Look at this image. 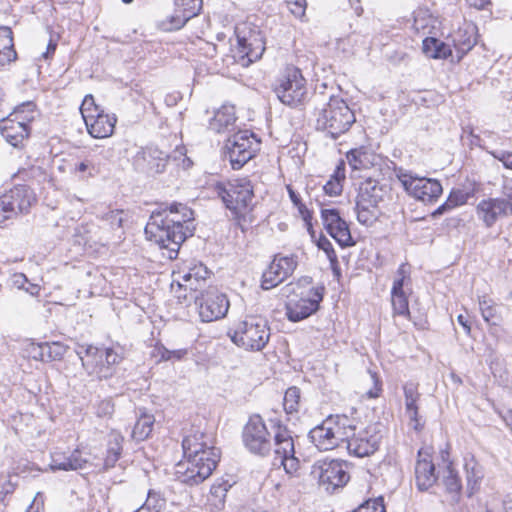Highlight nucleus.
<instances>
[{"instance_id":"1","label":"nucleus","mask_w":512,"mask_h":512,"mask_svg":"<svg viewBox=\"0 0 512 512\" xmlns=\"http://www.w3.org/2000/svg\"><path fill=\"white\" fill-rule=\"evenodd\" d=\"M194 213L184 204H173L169 208L153 212L145 227L150 241L163 250L170 260L177 257L182 243L194 232Z\"/></svg>"},{"instance_id":"2","label":"nucleus","mask_w":512,"mask_h":512,"mask_svg":"<svg viewBox=\"0 0 512 512\" xmlns=\"http://www.w3.org/2000/svg\"><path fill=\"white\" fill-rule=\"evenodd\" d=\"M182 447L186 467L182 471L185 464L178 465L181 481L189 485L202 483L212 474L220 459V451L214 446L212 436L197 430L183 439Z\"/></svg>"},{"instance_id":"3","label":"nucleus","mask_w":512,"mask_h":512,"mask_svg":"<svg viewBox=\"0 0 512 512\" xmlns=\"http://www.w3.org/2000/svg\"><path fill=\"white\" fill-rule=\"evenodd\" d=\"M213 191L232 212L242 229L245 224L253 221L251 212L254 205V192L248 179H235L227 183L218 182L213 186Z\"/></svg>"},{"instance_id":"4","label":"nucleus","mask_w":512,"mask_h":512,"mask_svg":"<svg viewBox=\"0 0 512 512\" xmlns=\"http://www.w3.org/2000/svg\"><path fill=\"white\" fill-rule=\"evenodd\" d=\"M355 122V115L341 98L330 97L329 102L318 111L316 128L336 139L346 133Z\"/></svg>"},{"instance_id":"5","label":"nucleus","mask_w":512,"mask_h":512,"mask_svg":"<svg viewBox=\"0 0 512 512\" xmlns=\"http://www.w3.org/2000/svg\"><path fill=\"white\" fill-rule=\"evenodd\" d=\"M352 418L347 415H331L309 432L312 443L321 451L338 447L352 435Z\"/></svg>"},{"instance_id":"6","label":"nucleus","mask_w":512,"mask_h":512,"mask_svg":"<svg viewBox=\"0 0 512 512\" xmlns=\"http://www.w3.org/2000/svg\"><path fill=\"white\" fill-rule=\"evenodd\" d=\"M237 39L238 62L243 67H248L261 59L265 49V36L261 28L247 20L240 22L235 27Z\"/></svg>"},{"instance_id":"7","label":"nucleus","mask_w":512,"mask_h":512,"mask_svg":"<svg viewBox=\"0 0 512 512\" xmlns=\"http://www.w3.org/2000/svg\"><path fill=\"white\" fill-rule=\"evenodd\" d=\"M77 355L87 373L99 380L110 378L115 372L114 366L122 359L111 348L100 349L92 345L79 346Z\"/></svg>"},{"instance_id":"8","label":"nucleus","mask_w":512,"mask_h":512,"mask_svg":"<svg viewBox=\"0 0 512 512\" xmlns=\"http://www.w3.org/2000/svg\"><path fill=\"white\" fill-rule=\"evenodd\" d=\"M270 339V328L265 319L249 316L237 324L231 340L246 350L260 351Z\"/></svg>"},{"instance_id":"9","label":"nucleus","mask_w":512,"mask_h":512,"mask_svg":"<svg viewBox=\"0 0 512 512\" xmlns=\"http://www.w3.org/2000/svg\"><path fill=\"white\" fill-rule=\"evenodd\" d=\"M260 141L249 130H239L224 145L225 157L234 170L242 168L259 150Z\"/></svg>"},{"instance_id":"10","label":"nucleus","mask_w":512,"mask_h":512,"mask_svg":"<svg viewBox=\"0 0 512 512\" xmlns=\"http://www.w3.org/2000/svg\"><path fill=\"white\" fill-rule=\"evenodd\" d=\"M274 465L279 464L283 466L286 474L290 477L301 476V463L295 457L294 440L291 431L286 426L277 422L274 424Z\"/></svg>"},{"instance_id":"11","label":"nucleus","mask_w":512,"mask_h":512,"mask_svg":"<svg viewBox=\"0 0 512 512\" xmlns=\"http://www.w3.org/2000/svg\"><path fill=\"white\" fill-rule=\"evenodd\" d=\"M311 474L327 492L343 487L349 481L347 464L340 460H319L312 466Z\"/></svg>"},{"instance_id":"12","label":"nucleus","mask_w":512,"mask_h":512,"mask_svg":"<svg viewBox=\"0 0 512 512\" xmlns=\"http://www.w3.org/2000/svg\"><path fill=\"white\" fill-rule=\"evenodd\" d=\"M357 430V421L352 418V435L345 442L350 454L357 457H366L378 450L382 439L381 431L378 425L371 424L362 430Z\"/></svg>"},{"instance_id":"13","label":"nucleus","mask_w":512,"mask_h":512,"mask_svg":"<svg viewBox=\"0 0 512 512\" xmlns=\"http://www.w3.org/2000/svg\"><path fill=\"white\" fill-rule=\"evenodd\" d=\"M279 100L289 106L300 104L306 95L305 79L296 67H289L275 88Z\"/></svg>"},{"instance_id":"14","label":"nucleus","mask_w":512,"mask_h":512,"mask_svg":"<svg viewBox=\"0 0 512 512\" xmlns=\"http://www.w3.org/2000/svg\"><path fill=\"white\" fill-rule=\"evenodd\" d=\"M243 443L254 454L265 456L271 450V437L259 415H253L243 429Z\"/></svg>"},{"instance_id":"15","label":"nucleus","mask_w":512,"mask_h":512,"mask_svg":"<svg viewBox=\"0 0 512 512\" xmlns=\"http://www.w3.org/2000/svg\"><path fill=\"white\" fill-rule=\"evenodd\" d=\"M398 179L410 195L424 203H432L442 194V186L437 180L416 177L407 172L400 173Z\"/></svg>"},{"instance_id":"16","label":"nucleus","mask_w":512,"mask_h":512,"mask_svg":"<svg viewBox=\"0 0 512 512\" xmlns=\"http://www.w3.org/2000/svg\"><path fill=\"white\" fill-rule=\"evenodd\" d=\"M411 293L410 267L403 263L396 271L391 288V304L395 315L410 317L408 295Z\"/></svg>"},{"instance_id":"17","label":"nucleus","mask_w":512,"mask_h":512,"mask_svg":"<svg viewBox=\"0 0 512 512\" xmlns=\"http://www.w3.org/2000/svg\"><path fill=\"white\" fill-rule=\"evenodd\" d=\"M199 316L203 322H212L223 318L229 309L226 295L216 289H208L196 298Z\"/></svg>"},{"instance_id":"18","label":"nucleus","mask_w":512,"mask_h":512,"mask_svg":"<svg viewBox=\"0 0 512 512\" xmlns=\"http://www.w3.org/2000/svg\"><path fill=\"white\" fill-rule=\"evenodd\" d=\"M174 5V13L159 23L164 31L178 30L197 16L202 8V0H174Z\"/></svg>"},{"instance_id":"19","label":"nucleus","mask_w":512,"mask_h":512,"mask_svg":"<svg viewBox=\"0 0 512 512\" xmlns=\"http://www.w3.org/2000/svg\"><path fill=\"white\" fill-rule=\"evenodd\" d=\"M322 298L323 295L319 289H312L307 295L299 299L290 298L286 304L288 319L292 322H298L309 317L318 310Z\"/></svg>"},{"instance_id":"20","label":"nucleus","mask_w":512,"mask_h":512,"mask_svg":"<svg viewBox=\"0 0 512 512\" xmlns=\"http://www.w3.org/2000/svg\"><path fill=\"white\" fill-rule=\"evenodd\" d=\"M297 266L294 256L275 257L262 275L261 287L269 290L288 278Z\"/></svg>"},{"instance_id":"21","label":"nucleus","mask_w":512,"mask_h":512,"mask_svg":"<svg viewBox=\"0 0 512 512\" xmlns=\"http://www.w3.org/2000/svg\"><path fill=\"white\" fill-rule=\"evenodd\" d=\"M321 217L326 231L341 247L355 244L347 222L340 217L336 209H322Z\"/></svg>"},{"instance_id":"22","label":"nucleus","mask_w":512,"mask_h":512,"mask_svg":"<svg viewBox=\"0 0 512 512\" xmlns=\"http://www.w3.org/2000/svg\"><path fill=\"white\" fill-rule=\"evenodd\" d=\"M477 214L487 227H491L499 217L512 215V203L502 198L482 200L477 206Z\"/></svg>"},{"instance_id":"23","label":"nucleus","mask_w":512,"mask_h":512,"mask_svg":"<svg viewBox=\"0 0 512 512\" xmlns=\"http://www.w3.org/2000/svg\"><path fill=\"white\" fill-rule=\"evenodd\" d=\"M209 276V270L202 263H190L178 271L173 272V281L177 282L179 287L185 289L197 290L201 282Z\"/></svg>"},{"instance_id":"24","label":"nucleus","mask_w":512,"mask_h":512,"mask_svg":"<svg viewBox=\"0 0 512 512\" xmlns=\"http://www.w3.org/2000/svg\"><path fill=\"white\" fill-rule=\"evenodd\" d=\"M388 192L389 190L385 185H381L377 180L367 178L359 186L357 200H360L362 206L378 207L385 200Z\"/></svg>"},{"instance_id":"25","label":"nucleus","mask_w":512,"mask_h":512,"mask_svg":"<svg viewBox=\"0 0 512 512\" xmlns=\"http://www.w3.org/2000/svg\"><path fill=\"white\" fill-rule=\"evenodd\" d=\"M3 196L9 202L10 208H13L14 216L28 213L31 206L36 202L34 192L24 185L14 187Z\"/></svg>"},{"instance_id":"26","label":"nucleus","mask_w":512,"mask_h":512,"mask_svg":"<svg viewBox=\"0 0 512 512\" xmlns=\"http://www.w3.org/2000/svg\"><path fill=\"white\" fill-rule=\"evenodd\" d=\"M418 460L415 466V480L419 490L425 491L434 485L437 480L435 466L430 459V455L420 450Z\"/></svg>"},{"instance_id":"27","label":"nucleus","mask_w":512,"mask_h":512,"mask_svg":"<svg viewBox=\"0 0 512 512\" xmlns=\"http://www.w3.org/2000/svg\"><path fill=\"white\" fill-rule=\"evenodd\" d=\"M0 133L12 146L18 147L29 135V127L10 114L0 118Z\"/></svg>"},{"instance_id":"28","label":"nucleus","mask_w":512,"mask_h":512,"mask_svg":"<svg viewBox=\"0 0 512 512\" xmlns=\"http://www.w3.org/2000/svg\"><path fill=\"white\" fill-rule=\"evenodd\" d=\"M85 125L89 134L94 138H107L113 134L116 124L114 115L105 114L103 111L94 116H87Z\"/></svg>"},{"instance_id":"29","label":"nucleus","mask_w":512,"mask_h":512,"mask_svg":"<svg viewBox=\"0 0 512 512\" xmlns=\"http://www.w3.org/2000/svg\"><path fill=\"white\" fill-rule=\"evenodd\" d=\"M87 462V459L83 458L81 452L77 449L68 456L63 452L55 451L51 454L49 466L53 471H70L85 468Z\"/></svg>"},{"instance_id":"30","label":"nucleus","mask_w":512,"mask_h":512,"mask_svg":"<svg viewBox=\"0 0 512 512\" xmlns=\"http://www.w3.org/2000/svg\"><path fill=\"white\" fill-rule=\"evenodd\" d=\"M452 41L456 50V61H460L476 44V27L465 24L452 34Z\"/></svg>"},{"instance_id":"31","label":"nucleus","mask_w":512,"mask_h":512,"mask_svg":"<svg viewBox=\"0 0 512 512\" xmlns=\"http://www.w3.org/2000/svg\"><path fill=\"white\" fill-rule=\"evenodd\" d=\"M237 118L233 105H223L214 114L209 122V129L216 133L232 132Z\"/></svg>"},{"instance_id":"32","label":"nucleus","mask_w":512,"mask_h":512,"mask_svg":"<svg viewBox=\"0 0 512 512\" xmlns=\"http://www.w3.org/2000/svg\"><path fill=\"white\" fill-rule=\"evenodd\" d=\"M168 160V155L156 148H145L137 156V163L140 161L146 163V169L151 173H161L164 171Z\"/></svg>"},{"instance_id":"33","label":"nucleus","mask_w":512,"mask_h":512,"mask_svg":"<svg viewBox=\"0 0 512 512\" xmlns=\"http://www.w3.org/2000/svg\"><path fill=\"white\" fill-rule=\"evenodd\" d=\"M422 51L426 57L431 59H448L454 61L453 51L449 44L435 37H426L422 42Z\"/></svg>"},{"instance_id":"34","label":"nucleus","mask_w":512,"mask_h":512,"mask_svg":"<svg viewBox=\"0 0 512 512\" xmlns=\"http://www.w3.org/2000/svg\"><path fill=\"white\" fill-rule=\"evenodd\" d=\"M124 437L117 431H111L107 437L106 456L104 468L109 469L115 466L122 453Z\"/></svg>"},{"instance_id":"35","label":"nucleus","mask_w":512,"mask_h":512,"mask_svg":"<svg viewBox=\"0 0 512 512\" xmlns=\"http://www.w3.org/2000/svg\"><path fill=\"white\" fill-rule=\"evenodd\" d=\"M15 59L12 31L9 27H0V68Z\"/></svg>"},{"instance_id":"36","label":"nucleus","mask_w":512,"mask_h":512,"mask_svg":"<svg viewBox=\"0 0 512 512\" xmlns=\"http://www.w3.org/2000/svg\"><path fill=\"white\" fill-rule=\"evenodd\" d=\"M231 487L232 484L228 480L220 479L215 481L208 495L210 505L217 510L222 509L225 504L226 494Z\"/></svg>"},{"instance_id":"37","label":"nucleus","mask_w":512,"mask_h":512,"mask_svg":"<svg viewBox=\"0 0 512 512\" xmlns=\"http://www.w3.org/2000/svg\"><path fill=\"white\" fill-rule=\"evenodd\" d=\"M345 180V168L343 164L336 167L334 174L323 186L326 195L334 197L341 194L343 190V182Z\"/></svg>"},{"instance_id":"38","label":"nucleus","mask_w":512,"mask_h":512,"mask_svg":"<svg viewBox=\"0 0 512 512\" xmlns=\"http://www.w3.org/2000/svg\"><path fill=\"white\" fill-rule=\"evenodd\" d=\"M155 419L153 415L142 414L134 425L132 438L136 441H143L149 437L152 432Z\"/></svg>"},{"instance_id":"39","label":"nucleus","mask_w":512,"mask_h":512,"mask_svg":"<svg viewBox=\"0 0 512 512\" xmlns=\"http://www.w3.org/2000/svg\"><path fill=\"white\" fill-rule=\"evenodd\" d=\"M464 468L466 471V477L468 485L472 490L478 488L484 473L481 465L477 463L473 456L465 457Z\"/></svg>"},{"instance_id":"40","label":"nucleus","mask_w":512,"mask_h":512,"mask_svg":"<svg viewBox=\"0 0 512 512\" xmlns=\"http://www.w3.org/2000/svg\"><path fill=\"white\" fill-rule=\"evenodd\" d=\"M479 308L485 322L496 325L497 322L501 320V316L497 311L495 302L492 299L487 298V296L484 295L479 297Z\"/></svg>"},{"instance_id":"41","label":"nucleus","mask_w":512,"mask_h":512,"mask_svg":"<svg viewBox=\"0 0 512 512\" xmlns=\"http://www.w3.org/2000/svg\"><path fill=\"white\" fill-rule=\"evenodd\" d=\"M10 115L28 127L36 115L35 104L32 102L23 103L16 107Z\"/></svg>"},{"instance_id":"42","label":"nucleus","mask_w":512,"mask_h":512,"mask_svg":"<svg viewBox=\"0 0 512 512\" xmlns=\"http://www.w3.org/2000/svg\"><path fill=\"white\" fill-rule=\"evenodd\" d=\"M283 407L287 414L297 413L300 407V390L297 387H290L286 390Z\"/></svg>"},{"instance_id":"43","label":"nucleus","mask_w":512,"mask_h":512,"mask_svg":"<svg viewBox=\"0 0 512 512\" xmlns=\"http://www.w3.org/2000/svg\"><path fill=\"white\" fill-rule=\"evenodd\" d=\"M11 282L15 288L24 290L31 296L39 295L40 286L38 284L29 283L28 278L23 273H14L11 277Z\"/></svg>"},{"instance_id":"44","label":"nucleus","mask_w":512,"mask_h":512,"mask_svg":"<svg viewBox=\"0 0 512 512\" xmlns=\"http://www.w3.org/2000/svg\"><path fill=\"white\" fill-rule=\"evenodd\" d=\"M443 482L446 490L449 493L457 495L461 490V480L456 471L452 468V463H448L446 467V474L443 477Z\"/></svg>"},{"instance_id":"45","label":"nucleus","mask_w":512,"mask_h":512,"mask_svg":"<svg viewBox=\"0 0 512 512\" xmlns=\"http://www.w3.org/2000/svg\"><path fill=\"white\" fill-rule=\"evenodd\" d=\"M420 397H410L405 398V411L406 415L410 419L411 425L415 430H420L422 428V423L420 421L418 415V405L417 402Z\"/></svg>"},{"instance_id":"46","label":"nucleus","mask_w":512,"mask_h":512,"mask_svg":"<svg viewBox=\"0 0 512 512\" xmlns=\"http://www.w3.org/2000/svg\"><path fill=\"white\" fill-rule=\"evenodd\" d=\"M467 201V194L463 191L457 190L452 191L447 199V201L438 207V209L435 211V214H442L447 210H450L452 208H455L457 206L465 204Z\"/></svg>"},{"instance_id":"47","label":"nucleus","mask_w":512,"mask_h":512,"mask_svg":"<svg viewBox=\"0 0 512 512\" xmlns=\"http://www.w3.org/2000/svg\"><path fill=\"white\" fill-rule=\"evenodd\" d=\"M372 205H361L360 200H356L357 219L361 224L370 225L376 219L375 209Z\"/></svg>"},{"instance_id":"48","label":"nucleus","mask_w":512,"mask_h":512,"mask_svg":"<svg viewBox=\"0 0 512 512\" xmlns=\"http://www.w3.org/2000/svg\"><path fill=\"white\" fill-rule=\"evenodd\" d=\"M143 506L151 512H163L166 506V500L161 497L159 493L149 491Z\"/></svg>"},{"instance_id":"49","label":"nucleus","mask_w":512,"mask_h":512,"mask_svg":"<svg viewBox=\"0 0 512 512\" xmlns=\"http://www.w3.org/2000/svg\"><path fill=\"white\" fill-rule=\"evenodd\" d=\"M316 245L320 250H322L326 254L330 264L336 266L335 264L337 263V255L330 240L327 239L325 236L321 235L316 240Z\"/></svg>"},{"instance_id":"50","label":"nucleus","mask_w":512,"mask_h":512,"mask_svg":"<svg viewBox=\"0 0 512 512\" xmlns=\"http://www.w3.org/2000/svg\"><path fill=\"white\" fill-rule=\"evenodd\" d=\"M98 217L107 222L112 228H119L123 222V211L108 209L107 212L98 214Z\"/></svg>"},{"instance_id":"51","label":"nucleus","mask_w":512,"mask_h":512,"mask_svg":"<svg viewBox=\"0 0 512 512\" xmlns=\"http://www.w3.org/2000/svg\"><path fill=\"white\" fill-rule=\"evenodd\" d=\"M101 111L102 110L95 104L94 97L92 95H86L80 107L84 122L86 119L88 120L87 116H94Z\"/></svg>"},{"instance_id":"52","label":"nucleus","mask_w":512,"mask_h":512,"mask_svg":"<svg viewBox=\"0 0 512 512\" xmlns=\"http://www.w3.org/2000/svg\"><path fill=\"white\" fill-rule=\"evenodd\" d=\"M347 160L353 169H361L366 166L367 154L360 149H354L347 153Z\"/></svg>"},{"instance_id":"53","label":"nucleus","mask_w":512,"mask_h":512,"mask_svg":"<svg viewBox=\"0 0 512 512\" xmlns=\"http://www.w3.org/2000/svg\"><path fill=\"white\" fill-rule=\"evenodd\" d=\"M353 512H386L383 498L370 499Z\"/></svg>"},{"instance_id":"54","label":"nucleus","mask_w":512,"mask_h":512,"mask_svg":"<svg viewBox=\"0 0 512 512\" xmlns=\"http://www.w3.org/2000/svg\"><path fill=\"white\" fill-rule=\"evenodd\" d=\"M158 353L160 354L161 356V359L162 360H165V361H169V360H181L182 358H184L188 351L187 349H176V350H169L165 347H160L158 348Z\"/></svg>"},{"instance_id":"55","label":"nucleus","mask_w":512,"mask_h":512,"mask_svg":"<svg viewBox=\"0 0 512 512\" xmlns=\"http://www.w3.org/2000/svg\"><path fill=\"white\" fill-rule=\"evenodd\" d=\"M114 412V404L111 399H103L96 406V414L99 417L111 416Z\"/></svg>"},{"instance_id":"56","label":"nucleus","mask_w":512,"mask_h":512,"mask_svg":"<svg viewBox=\"0 0 512 512\" xmlns=\"http://www.w3.org/2000/svg\"><path fill=\"white\" fill-rule=\"evenodd\" d=\"M13 217H15L14 210L13 208H10L9 202H7L5 197L2 195L0 197V225Z\"/></svg>"},{"instance_id":"57","label":"nucleus","mask_w":512,"mask_h":512,"mask_svg":"<svg viewBox=\"0 0 512 512\" xmlns=\"http://www.w3.org/2000/svg\"><path fill=\"white\" fill-rule=\"evenodd\" d=\"M290 11L297 17H301L305 14L306 1L305 0H294L288 1Z\"/></svg>"},{"instance_id":"58","label":"nucleus","mask_w":512,"mask_h":512,"mask_svg":"<svg viewBox=\"0 0 512 512\" xmlns=\"http://www.w3.org/2000/svg\"><path fill=\"white\" fill-rule=\"evenodd\" d=\"M370 380L374 384L372 389H369L366 394L369 398H377L381 391V385L379 379L375 373L369 372Z\"/></svg>"},{"instance_id":"59","label":"nucleus","mask_w":512,"mask_h":512,"mask_svg":"<svg viewBox=\"0 0 512 512\" xmlns=\"http://www.w3.org/2000/svg\"><path fill=\"white\" fill-rule=\"evenodd\" d=\"M75 171L79 173H84L88 171L89 176H94L97 172V169L94 164H92L89 160H85L76 165Z\"/></svg>"},{"instance_id":"60","label":"nucleus","mask_w":512,"mask_h":512,"mask_svg":"<svg viewBox=\"0 0 512 512\" xmlns=\"http://www.w3.org/2000/svg\"><path fill=\"white\" fill-rule=\"evenodd\" d=\"M404 390V398H410V397H420V394L418 392V387L414 383H407L403 387Z\"/></svg>"},{"instance_id":"61","label":"nucleus","mask_w":512,"mask_h":512,"mask_svg":"<svg viewBox=\"0 0 512 512\" xmlns=\"http://www.w3.org/2000/svg\"><path fill=\"white\" fill-rule=\"evenodd\" d=\"M466 3L470 7L481 10L484 9L488 4H490V0H466Z\"/></svg>"},{"instance_id":"62","label":"nucleus","mask_w":512,"mask_h":512,"mask_svg":"<svg viewBox=\"0 0 512 512\" xmlns=\"http://www.w3.org/2000/svg\"><path fill=\"white\" fill-rule=\"evenodd\" d=\"M297 208H298V211L299 213L301 214V216L303 217V219L305 221H308V219L311 217L310 216V212L309 210L307 209V207L302 203L300 202V204L298 205H295Z\"/></svg>"},{"instance_id":"63","label":"nucleus","mask_w":512,"mask_h":512,"mask_svg":"<svg viewBox=\"0 0 512 512\" xmlns=\"http://www.w3.org/2000/svg\"><path fill=\"white\" fill-rule=\"evenodd\" d=\"M287 190L289 197L294 205H298L300 202H302L300 196L290 186H287Z\"/></svg>"},{"instance_id":"64","label":"nucleus","mask_w":512,"mask_h":512,"mask_svg":"<svg viewBox=\"0 0 512 512\" xmlns=\"http://www.w3.org/2000/svg\"><path fill=\"white\" fill-rule=\"evenodd\" d=\"M504 194L512 200V179L508 180L504 185Z\"/></svg>"}]
</instances>
